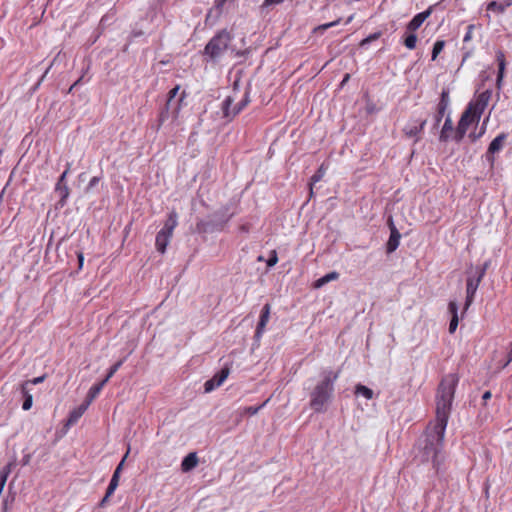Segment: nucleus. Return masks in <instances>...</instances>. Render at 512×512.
<instances>
[{
  "instance_id": "nucleus-16",
  "label": "nucleus",
  "mask_w": 512,
  "mask_h": 512,
  "mask_svg": "<svg viewBox=\"0 0 512 512\" xmlns=\"http://www.w3.org/2000/svg\"><path fill=\"white\" fill-rule=\"evenodd\" d=\"M270 309H271L270 304L266 303L261 310L260 319L257 324L256 331H255L256 338H260L265 330V327H266V325L269 321V317H270Z\"/></svg>"
},
{
  "instance_id": "nucleus-60",
  "label": "nucleus",
  "mask_w": 512,
  "mask_h": 512,
  "mask_svg": "<svg viewBox=\"0 0 512 512\" xmlns=\"http://www.w3.org/2000/svg\"><path fill=\"white\" fill-rule=\"evenodd\" d=\"M7 511V502L5 501L3 503V512H6Z\"/></svg>"
},
{
  "instance_id": "nucleus-15",
  "label": "nucleus",
  "mask_w": 512,
  "mask_h": 512,
  "mask_svg": "<svg viewBox=\"0 0 512 512\" xmlns=\"http://www.w3.org/2000/svg\"><path fill=\"white\" fill-rule=\"evenodd\" d=\"M433 7L430 6L427 10L416 14L412 20L406 25L407 32H415L423 22L431 15Z\"/></svg>"
},
{
  "instance_id": "nucleus-17",
  "label": "nucleus",
  "mask_w": 512,
  "mask_h": 512,
  "mask_svg": "<svg viewBox=\"0 0 512 512\" xmlns=\"http://www.w3.org/2000/svg\"><path fill=\"white\" fill-rule=\"evenodd\" d=\"M454 133H455V129L453 127V122L450 117V114H448L445 118L443 127L440 131L439 141L440 142H448L449 139H451V138L453 139Z\"/></svg>"
},
{
  "instance_id": "nucleus-8",
  "label": "nucleus",
  "mask_w": 512,
  "mask_h": 512,
  "mask_svg": "<svg viewBox=\"0 0 512 512\" xmlns=\"http://www.w3.org/2000/svg\"><path fill=\"white\" fill-rule=\"evenodd\" d=\"M492 96L491 90H485L481 92L474 101L469 102L467 107L472 108V112L475 113L476 118H481L484 110L486 109Z\"/></svg>"
},
{
  "instance_id": "nucleus-57",
  "label": "nucleus",
  "mask_w": 512,
  "mask_h": 512,
  "mask_svg": "<svg viewBox=\"0 0 512 512\" xmlns=\"http://www.w3.org/2000/svg\"><path fill=\"white\" fill-rule=\"evenodd\" d=\"M240 230L243 231V232H248L249 231V227H248V225H242L240 227Z\"/></svg>"
},
{
  "instance_id": "nucleus-21",
  "label": "nucleus",
  "mask_w": 512,
  "mask_h": 512,
  "mask_svg": "<svg viewBox=\"0 0 512 512\" xmlns=\"http://www.w3.org/2000/svg\"><path fill=\"white\" fill-rule=\"evenodd\" d=\"M30 391H31V389H30V387H28V383L20 384V392L23 396L22 408L25 411L29 410L33 404V396Z\"/></svg>"
},
{
  "instance_id": "nucleus-37",
  "label": "nucleus",
  "mask_w": 512,
  "mask_h": 512,
  "mask_svg": "<svg viewBox=\"0 0 512 512\" xmlns=\"http://www.w3.org/2000/svg\"><path fill=\"white\" fill-rule=\"evenodd\" d=\"M490 261H486L482 266H477L475 275H477L479 278L483 279L487 269L489 268Z\"/></svg>"
},
{
  "instance_id": "nucleus-28",
  "label": "nucleus",
  "mask_w": 512,
  "mask_h": 512,
  "mask_svg": "<svg viewBox=\"0 0 512 512\" xmlns=\"http://www.w3.org/2000/svg\"><path fill=\"white\" fill-rule=\"evenodd\" d=\"M355 394L356 395H361V396L365 397L368 400L372 399L373 396H374L373 390L370 389L369 387L365 386V385H362V384L356 385V387H355Z\"/></svg>"
},
{
  "instance_id": "nucleus-7",
  "label": "nucleus",
  "mask_w": 512,
  "mask_h": 512,
  "mask_svg": "<svg viewBox=\"0 0 512 512\" xmlns=\"http://www.w3.org/2000/svg\"><path fill=\"white\" fill-rule=\"evenodd\" d=\"M450 91L448 88H443L442 92L440 94V99L436 107V113L434 115V123L432 126L433 130H437L442 118L444 117L449 104H450V97H449Z\"/></svg>"
},
{
  "instance_id": "nucleus-19",
  "label": "nucleus",
  "mask_w": 512,
  "mask_h": 512,
  "mask_svg": "<svg viewBox=\"0 0 512 512\" xmlns=\"http://www.w3.org/2000/svg\"><path fill=\"white\" fill-rule=\"evenodd\" d=\"M496 60L498 62V74H497L496 84H497V87L500 88L503 78H504V73H505V68H506L505 54L502 50H498L496 52Z\"/></svg>"
},
{
  "instance_id": "nucleus-59",
  "label": "nucleus",
  "mask_w": 512,
  "mask_h": 512,
  "mask_svg": "<svg viewBox=\"0 0 512 512\" xmlns=\"http://www.w3.org/2000/svg\"><path fill=\"white\" fill-rule=\"evenodd\" d=\"M110 482L116 484L117 486L119 484V480L114 479V478H111Z\"/></svg>"
},
{
  "instance_id": "nucleus-26",
  "label": "nucleus",
  "mask_w": 512,
  "mask_h": 512,
  "mask_svg": "<svg viewBox=\"0 0 512 512\" xmlns=\"http://www.w3.org/2000/svg\"><path fill=\"white\" fill-rule=\"evenodd\" d=\"M338 278H339V273L336 271H333V272H330V273L324 275L323 277L319 278L318 280H316L314 282L313 286H314V288H321L328 282H330L332 280H337Z\"/></svg>"
},
{
  "instance_id": "nucleus-36",
  "label": "nucleus",
  "mask_w": 512,
  "mask_h": 512,
  "mask_svg": "<svg viewBox=\"0 0 512 512\" xmlns=\"http://www.w3.org/2000/svg\"><path fill=\"white\" fill-rule=\"evenodd\" d=\"M488 121H489V116H487V117L484 119V121H483V123H482V125H481V130L479 131V133H478V134L471 133V134L469 135V137L471 138V140H472V141H476L477 139H479L480 137H482V135H483V134L485 133V131H486V126H487Z\"/></svg>"
},
{
  "instance_id": "nucleus-40",
  "label": "nucleus",
  "mask_w": 512,
  "mask_h": 512,
  "mask_svg": "<svg viewBox=\"0 0 512 512\" xmlns=\"http://www.w3.org/2000/svg\"><path fill=\"white\" fill-rule=\"evenodd\" d=\"M283 0H264L262 5L260 6L262 11L267 10L272 5H278L281 4Z\"/></svg>"
},
{
  "instance_id": "nucleus-9",
  "label": "nucleus",
  "mask_w": 512,
  "mask_h": 512,
  "mask_svg": "<svg viewBox=\"0 0 512 512\" xmlns=\"http://www.w3.org/2000/svg\"><path fill=\"white\" fill-rule=\"evenodd\" d=\"M507 136H508L507 133H504V132L500 133L489 144L488 149L485 154V157L491 166H493L494 162H495L494 154L499 152L502 149L504 142L507 139Z\"/></svg>"
},
{
  "instance_id": "nucleus-47",
  "label": "nucleus",
  "mask_w": 512,
  "mask_h": 512,
  "mask_svg": "<svg viewBox=\"0 0 512 512\" xmlns=\"http://www.w3.org/2000/svg\"><path fill=\"white\" fill-rule=\"evenodd\" d=\"M94 399H90V396L89 394L87 393V396H86V399L84 400V402L79 405L81 408H83L84 411L87 410V408L89 407V405L92 403Z\"/></svg>"
},
{
  "instance_id": "nucleus-61",
  "label": "nucleus",
  "mask_w": 512,
  "mask_h": 512,
  "mask_svg": "<svg viewBox=\"0 0 512 512\" xmlns=\"http://www.w3.org/2000/svg\"><path fill=\"white\" fill-rule=\"evenodd\" d=\"M352 18H353V16H350V17L347 19L346 24L350 23V22L352 21Z\"/></svg>"
},
{
  "instance_id": "nucleus-50",
  "label": "nucleus",
  "mask_w": 512,
  "mask_h": 512,
  "mask_svg": "<svg viewBox=\"0 0 512 512\" xmlns=\"http://www.w3.org/2000/svg\"><path fill=\"white\" fill-rule=\"evenodd\" d=\"M512 361V342H511V347H510V350L507 354V360L506 362L503 364V367H506L510 362Z\"/></svg>"
},
{
  "instance_id": "nucleus-49",
  "label": "nucleus",
  "mask_w": 512,
  "mask_h": 512,
  "mask_svg": "<svg viewBox=\"0 0 512 512\" xmlns=\"http://www.w3.org/2000/svg\"><path fill=\"white\" fill-rule=\"evenodd\" d=\"M117 487L118 486L116 484L110 482L106 490L107 496H112Z\"/></svg>"
},
{
  "instance_id": "nucleus-14",
  "label": "nucleus",
  "mask_w": 512,
  "mask_h": 512,
  "mask_svg": "<svg viewBox=\"0 0 512 512\" xmlns=\"http://www.w3.org/2000/svg\"><path fill=\"white\" fill-rule=\"evenodd\" d=\"M427 123L426 119L417 120L414 124H408L403 128V133L409 138H415V142L420 140V134Z\"/></svg>"
},
{
  "instance_id": "nucleus-29",
  "label": "nucleus",
  "mask_w": 512,
  "mask_h": 512,
  "mask_svg": "<svg viewBox=\"0 0 512 512\" xmlns=\"http://www.w3.org/2000/svg\"><path fill=\"white\" fill-rule=\"evenodd\" d=\"M84 413H85V411L80 406H78L77 408L73 409L69 413L67 424L68 425L75 424Z\"/></svg>"
},
{
  "instance_id": "nucleus-31",
  "label": "nucleus",
  "mask_w": 512,
  "mask_h": 512,
  "mask_svg": "<svg viewBox=\"0 0 512 512\" xmlns=\"http://www.w3.org/2000/svg\"><path fill=\"white\" fill-rule=\"evenodd\" d=\"M446 45V42L444 40H437L434 43L433 49H432V60H436L438 55L443 51L444 47Z\"/></svg>"
},
{
  "instance_id": "nucleus-58",
  "label": "nucleus",
  "mask_w": 512,
  "mask_h": 512,
  "mask_svg": "<svg viewBox=\"0 0 512 512\" xmlns=\"http://www.w3.org/2000/svg\"><path fill=\"white\" fill-rule=\"evenodd\" d=\"M349 77V74H346L341 84L343 85L346 81H348Z\"/></svg>"
},
{
  "instance_id": "nucleus-18",
  "label": "nucleus",
  "mask_w": 512,
  "mask_h": 512,
  "mask_svg": "<svg viewBox=\"0 0 512 512\" xmlns=\"http://www.w3.org/2000/svg\"><path fill=\"white\" fill-rule=\"evenodd\" d=\"M237 0H215L214 6L212 9L209 10L206 20L211 16L213 10L217 12V16H219L224 9H230L235 7Z\"/></svg>"
},
{
  "instance_id": "nucleus-46",
  "label": "nucleus",
  "mask_w": 512,
  "mask_h": 512,
  "mask_svg": "<svg viewBox=\"0 0 512 512\" xmlns=\"http://www.w3.org/2000/svg\"><path fill=\"white\" fill-rule=\"evenodd\" d=\"M94 399H90V396L89 394L87 393V396H86V399L84 400V402L79 405L81 408H83L84 411L87 410V408L89 407V405L92 403Z\"/></svg>"
},
{
  "instance_id": "nucleus-34",
  "label": "nucleus",
  "mask_w": 512,
  "mask_h": 512,
  "mask_svg": "<svg viewBox=\"0 0 512 512\" xmlns=\"http://www.w3.org/2000/svg\"><path fill=\"white\" fill-rule=\"evenodd\" d=\"M381 35H382V33L380 31L379 32H375L373 34H370L368 37L364 38L360 42V44H359L360 47H362V48L366 47L371 42L378 40L381 37Z\"/></svg>"
},
{
  "instance_id": "nucleus-51",
  "label": "nucleus",
  "mask_w": 512,
  "mask_h": 512,
  "mask_svg": "<svg viewBox=\"0 0 512 512\" xmlns=\"http://www.w3.org/2000/svg\"><path fill=\"white\" fill-rule=\"evenodd\" d=\"M83 78H84V76L82 75L78 80H76V81L72 84V86L69 88V91H68V92L70 93V92H71L75 87H77V86L82 82Z\"/></svg>"
},
{
  "instance_id": "nucleus-48",
  "label": "nucleus",
  "mask_w": 512,
  "mask_h": 512,
  "mask_svg": "<svg viewBox=\"0 0 512 512\" xmlns=\"http://www.w3.org/2000/svg\"><path fill=\"white\" fill-rule=\"evenodd\" d=\"M339 22H340V19L330 22V23L323 24V25L319 26L318 29L326 30L330 27L336 26L337 24H339Z\"/></svg>"
},
{
  "instance_id": "nucleus-38",
  "label": "nucleus",
  "mask_w": 512,
  "mask_h": 512,
  "mask_svg": "<svg viewBox=\"0 0 512 512\" xmlns=\"http://www.w3.org/2000/svg\"><path fill=\"white\" fill-rule=\"evenodd\" d=\"M268 402V400H266L264 403H262L261 405L259 406H249V407H246L245 408V412L249 415H255L259 412L260 409H262L266 403Z\"/></svg>"
},
{
  "instance_id": "nucleus-4",
  "label": "nucleus",
  "mask_w": 512,
  "mask_h": 512,
  "mask_svg": "<svg viewBox=\"0 0 512 512\" xmlns=\"http://www.w3.org/2000/svg\"><path fill=\"white\" fill-rule=\"evenodd\" d=\"M229 209L227 207H223L220 210L216 211L212 214L208 220L200 221L197 223V228L202 232H213V231H221L228 223L232 214L228 213Z\"/></svg>"
},
{
  "instance_id": "nucleus-30",
  "label": "nucleus",
  "mask_w": 512,
  "mask_h": 512,
  "mask_svg": "<svg viewBox=\"0 0 512 512\" xmlns=\"http://www.w3.org/2000/svg\"><path fill=\"white\" fill-rule=\"evenodd\" d=\"M107 382H108L107 379H103L101 382L93 385L88 391L90 399H95L99 395V393L101 392V390L103 389V387L106 385Z\"/></svg>"
},
{
  "instance_id": "nucleus-35",
  "label": "nucleus",
  "mask_w": 512,
  "mask_h": 512,
  "mask_svg": "<svg viewBox=\"0 0 512 512\" xmlns=\"http://www.w3.org/2000/svg\"><path fill=\"white\" fill-rule=\"evenodd\" d=\"M124 360L121 359L119 361H117L116 363H114L108 370L107 372V375L104 379H107V381L110 380V378L113 377V375L119 370V368L122 366Z\"/></svg>"
},
{
  "instance_id": "nucleus-13",
  "label": "nucleus",
  "mask_w": 512,
  "mask_h": 512,
  "mask_svg": "<svg viewBox=\"0 0 512 512\" xmlns=\"http://www.w3.org/2000/svg\"><path fill=\"white\" fill-rule=\"evenodd\" d=\"M388 225L390 228V236H389V239L386 244V252L388 254H390L398 248L399 243H400L401 234L398 231V229L396 228V226L394 225L391 217L388 220Z\"/></svg>"
},
{
  "instance_id": "nucleus-10",
  "label": "nucleus",
  "mask_w": 512,
  "mask_h": 512,
  "mask_svg": "<svg viewBox=\"0 0 512 512\" xmlns=\"http://www.w3.org/2000/svg\"><path fill=\"white\" fill-rule=\"evenodd\" d=\"M482 279L477 275L469 276L466 280V300L464 310H467L474 300L476 291L481 283Z\"/></svg>"
},
{
  "instance_id": "nucleus-25",
  "label": "nucleus",
  "mask_w": 512,
  "mask_h": 512,
  "mask_svg": "<svg viewBox=\"0 0 512 512\" xmlns=\"http://www.w3.org/2000/svg\"><path fill=\"white\" fill-rule=\"evenodd\" d=\"M198 464V457L195 452L189 453L181 463V469L183 472H189L194 469Z\"/></svg>"
},
{
  "instance_id": "nucleus-6",
  "label": "nucleus",
  "mask_w": 512,
  "mask_h": 512,
  "mask_svg": "<svg viewBox=\"0 0 512 512\" xmlns=\"http://www.w3.org/2000/svg\"><path fill=\"white\" fill-rule=\"evenodd\" d=\"M479 120L480 118H476L475 113L472 112V108L466 107L465 111L462 113L460 117L457 127L455 128L453 140L457 143L461 142L469 126L473 123H478Z\"/></svg>"
},
{
  "instance_id": "nucleus-24",
  "label": "nucleus",
  "mask_w": 512,
  "mask_h": 512,
  "mask_svg": "<svg viewBox=\"0 0 512 512\" xmlns=\"http://www.w3.org/2000/svg\"><path fill=\"white\" fill-rule=\"evenodd\" d=\"M327 168H328V165H326V163H322L320 165V167L318 168V170L310 178V182H309V195H310V197L313 196V186H314V184L319 182L320 180H322V178L324 177V175L326 173Z\"/></svg>"
},
{
  "instance_id": "nucleus-3",
  "label": "nucleus",
  "mask_w": 512,
  "mask_h": 512,
  "mask_svg": "<svg viewBox=\"0 0 512 512\" xmlns=\"http://www.w3.org/2000/svg\"><path fill=\"white\" fill-rule=\"evenodd\" d=\"M233 36L227 29L218 31L205 45L202 52L205 62L216 64L228 50Z\"/></svg>"
},
{
  "instance_id": "nucleus-2",
  "label": "nucleus",
  "mask_w": 512,
  "mask_h": 512,
  "mask_svg": "<svg viewBox=\"0 0 512 512\" xmlns=\"http://www.w3.org/2000/svg\"><path fill=\"white\" fill-rule=\"evenodd\" d=\"M339 375L340 371H333L331 369L321 372V380L310 393L309 405L314 412L323 413L326 411L327 405L333 398L334 384L339 378Z\"/></svg>"
},
{
  "instance_id": "nucleus-5",
  "label": "nucleus",
  "mask_w": 512,
  "mask_h": 512,
  "mask_svg": "<svg viewBox=\"0 0 512 512\" xmlns=\"http://www.w3.org/2000/svg\"><path fill=\"white\" fill-rule=\"evenodd\" d=\"M176 226L177 214L175 212H171L165 221L163 228L156 235L155 246L157 251L161 254L165 253Z\"/></svg>"
},
{
  "instance_id": "nucleus-52",
  "label": "nucleus",
  "mask_w": 512,
  "mask_h": 512,
  "mask_svg": "<svg viewBox=\"0 0 512 512\" xmlns=\"http://www.w3.org/2000/svg\"><path fill=\"white\" fill-rule=\"evenodd\" d=\"M77 258H78V264H79V269L82 268L83 266V262H84V256H83V253L82 252H79L77 254Z\"/></svg>"
},
{
  "instance_id": "nucleus-54",
  "label": "nucleus",
  "mask_w": 512,
  "mask_h": 512,
  "mask_svg": "<svg viewBox=\"0 0 512 512\" xmlns=\"http://www.w3.org/2000/svg\"><path fill=\"white\" fill-rule=\"evenodd\" d=\"M110 497H111V496H107V492H106V493H105V496H104V497L102 498V500L100 501L99 506H100V507H104V506L107 504V502H108V500H109V498H110Z\"/></svg>"
},
{
  "instance_id": "nucleus-56",
  "label": "nucleus",
  "mask_w": 512,
  "mask_h": 512,
  "mask_svg": "<svg viewBox=\"0 0 512 512\" xmlns=\"http://www.w3.org/2000/svg\"><path fill=\"white\" fill-rule=\"evenodd\" d=\"M248 53H249V51H248V50H244V51H237V52H236V55H237V56H244V55H246V54H248Z\"/></svg>"
},
{
  "instance_id": "nucleus-1",
  "label": "nucleus",
  "mask_w": 512,
  "mask_h": 512,
  "mask_svg": "<svg viewBox=\"0 0 512 512\" xmlns=\"http://www.w3.org/2000/svg\"><path fill=\"white\" fill-rule=\"evenodd\" d=\"M459 379L457 373H449L442 377L436 393L435 423L432 428H427L425 438L420 443L421 462L431 461L434 467L440 464L439 456L443 449L445 430Z\"/></svg>"
},
{
  "instance_id": "nucleus-39",
  "label": "nucleus",
  "mask_w": 512,
  "mask_h": 512,
  "mask_svg": "<svg viewBox=\"0 0 512 512\" xmlns=\"http://www.w3.org/2000/svg\"><path fill=\"white\" fill-rule=\"evenodd\" d=\"M128 453H129V450L127 451V453L125 454V456L123 457V459L121 460V462H120V463L118 464V466L116 467V469H115V471H114V473H113V475H112V478L119 480V478H120V473H121V471H122L123 464H124V461H125V459H126V457H127Z\"/></svg>"
},
{
  "instance_id": "nucleus-41",
  "label": "nucleus",
  "mask_w": 512,
  "mask_h": 512,
  "mask_svg": "<svg viewBox=\"0 0 512 512\" xmlns=\"http://www.w3.org/2000/svg\"><path fill=\"white\" fill-rule=\"evenodd\" d=\"M180 89V86L179 85H176L173 89H171L169 92H168V97H167V101H166V104H171L172 100L176 97V95L178 94V91Z\"/></svg>"
},
{
  "instance_id": "nucleus-12",
  "label": "nucleus",
  "mask_w": 512,
  "mask_h": 512,
  "mask_svg": "<svg viewBox=\"0 0 512 512\" xmlns=\"http://www.w3.org/2000/svg\"><path fill=\"white\" fill-rule=\"evenodd\" d=\"M70 167H71V164L67 163L65 171L59 177V179L56 183V187H55V191L58 192L60 195L59 203L61 204V206H63L66 203V199L69 196V187L65 183V180L70 171Z\"/></svg>"
},
{
  "instance_id": "nucleus-55",
  "label": "nucleus",
  "mask_w": 512,
  "mask_h": 512,
  "mask_svg": "<svg viewBox=\"0 0 512 512\" xmlns=\"http://www.w3.org/2000/svg\"><path fill=\"white\" fill-rule=\"evenodd\" d=\"M491 396L492 394L490 391L484 392V394L482 395V400L484 401V404L487 402V400L491 398Z\"/></svg>"
},
{
  "instance_id": "nucleus-42",
  "label": "nucleus",
  "mask_w": 512,
  "mask_h": 512,
  "mask_svg": "<svg viewBox=\"0 0 512 512\" xmlns=\"http://www.w3.org/2000/svg\"><path fill=\"white\" fill-rule=\"evenodd\" d=\"M277 262H278L277 252L275 250H272L270 252V256L267 260V266L272 267V266L276 265Z\"/></svg>"
},
{
  "instance_id": "nucleus-33",
  "label": "nucleus",
  "mask_w": 512,
  "mask_h": 512,
  "mask_svg": "<svg viewBox=\"0 0 512 512\" xmlns=\"http://www.w3.org/2000/svg\"><path fill=\"white\" fill-rule=\"evenodd\" d=\"M169 107H170L169 104H165V106L160 111L159 117H158L157 130H159L160 127L162 126V124L169 118Z\"/></svg>"
},
{
  "instance_id": "nucleus-53",
  "label": "nucleus",
  "mask_w": 512,
  "mask_h": 512,
  "mask_svg": "<svg viewBox=\"0 0 512 512\" xmlns=\"http://www.w3.org/2000/svg\"><path fill=\"white\" fill-rule=\"evenodd\" d=\"M185 96H186V93H185V91H183L181 96H180V98H179V100H178L179 103H178L177 107L175 108V113H178V111L180 109V104L183 101V99L185 98Z\"/></svg>"
},
{
  "instance_id": "nucleus-20",
  "label": "nucleus",
  "mask_w": 512,
  "mask_h": 512,
  "mask_svg": "<svg viewBox=\"0 0 512 512\" xmlns=\"http://www.w3.org/2000/svg\"><path fill=\"white\" fill-rule=\"evenodd\" d=\"M234 100V97L227 96L222 102L221 110L223 118H225L227 121H231L236 116L235 109H231Z\"/></svg>"
},
{
  "instance_id": "nucleus-32",
  "label": "nucleus",
  "mask_w": 512,
  "mask_h": 512,
  "mask_svg": "<svg viewBox=\"0 0 512 512\" xmlns=\"http://www.w3.org/2000/svg\"><path fill=\"white\" fill-rule=\"evenodd\" d=\"M250 103L249 91H246L243 99L234 106L235 114L238 115Z\"/></svg>"
},
{
  "instance_id": "nucleus-22",
  "label": "nucleus",
  "mask_w": 512,
  "mask_h": 512,
  "mask_svg": "<svg viewBox=\"0 0 512 512\" xmlns=\"http://www.w3.org/2000/svg\"><path fill=\"white\" fill-rule=\"evenodd\" d=\"M449 312L451 313L452 317L449 323V332L454 333L458 326V305L455 301H450L448 305Z\"/></svg>"
},
{
  "instance_id": "nucleus-27",
  "label": "nucleus",
  "mask_w": 512,
  "mask_h": 512,
  "mask_svg": "<svg viewBox=\"0 0 512 512\" xmlns=\"http://www.w3.org/2000/svg\"><path fill=\"white\" fill-rule=\"evenodd\" d=\"M416 43H417V35L415 34V32H407L406 31V34L403 37L404 46L409 50H413L416 48Z\"/></svg>"
},
{
  "instance_id": "nucleus-45",
  "label": "nucleus",
  "mask_w": 512,
  "mask_h": 512,
  "mask_svg": "<svg viewBox=\"0 0 512 512\" xmlns=\"http://www.w3.org/2000/svg\"><path fill=\"white\" fill-rule=\"evenodd\" d=\"M100 181V177L98 176H94L90 179L88 185H87V188H86V191L88 192L89 190H91L93 187H95Z\"/></svg>"
},
{
  "instance_id": "nucleus-44",
  "label": "nucleus",
  "mask_w": 512,
  "mask_h": 512,
  "mask_svg": "<svg viewBox=\"0 0 512 512\" xmlns=\"http://www.w3.org/2000/svg\"><path fill=\"white\" fill-rule=\"evenodd\" d=\"M474 28H475V26L473 24L468 25L467 32L463 38L464 42H468L472 39V33H473Z\"/></svg>"
},
{
  "instance_id": "nucleus-43",
  "label": "nucleus",
  "mask_w": 512,
  "mask_h": 512,
  "mask_svg": "<svg viewBox=\"0 0 512 512\" xmlns=\"http://www.w3.org/2000/svg\"><path fill=\"white\" fill-rule=\"evenodd\" d=\"M45 378H46V375H42L39 377H35L31 380L24 381L23 383H28V387H30L31 385H36V384L42 383L45 380Z\"/></svg>"
},
{
  "instance_id": "nucleus-11",
  "label": "nucleus",
  "mask_w": 512,
  "mask_h": 512,
  "mask_svg": "<svg viewBox=\"0 0 512 512\" xmlns=\"http://www.w3.org/2000/svg\"><path fill=\"white\" fill-rule=\"evenodd\" d=\"M230 373L229 367H223L220 371H218L211 379L207 380L204 384V390L206 393L213 391L215 388L222 385V383L227 379Z\"/></svg>"
},
{
  "instance_id": "nucleus-23",
  "label": "nucleus",
  "mask_w": 512,
  "mask_h": 512,
  "mask_svg": "<svg viewBox=\"0 0 512 512\" xmlns=\"http://www.w3.org/2000/svg\"><path fill=\"white\" fill-rule=\"evenodd\" d=\"M512 5V0H504L503 2L491 1L487 4L486 10L497 14H502Z\"/></svg>"
}]
</instances>
